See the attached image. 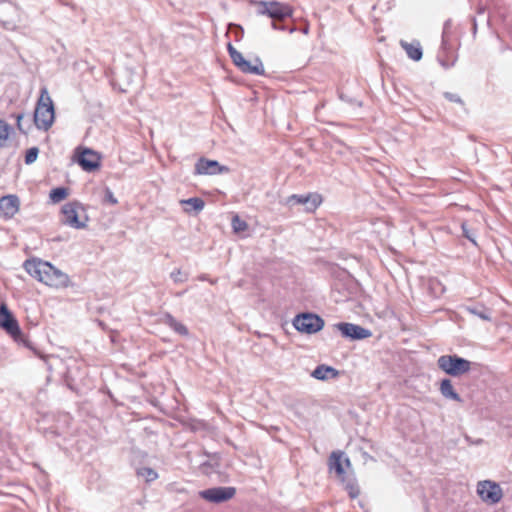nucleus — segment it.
<instances>
[{"label":"nucleus","mask_w":512,"mask_h":512,"mask_svg":"<svg viewBox=\"0 0 512 512\" xmlns=\"http://www.w3.org/2000/svg\"><path fill=\"white\" fill-rule=\"evenodd\" d=\"M136 474L138 477L143 478L147 483L153 482L158 478V473L149 467L138 468L136 470Z\"/></svg>","instance_id":"4be33fe9"},{"label":"nucleus","mask_w":512,"mask_h":512,"mask_svg":"<svg viewBox=\"0 0 512 512\" xmlns=\"http://www.w3.org/2000/svg\"><path fill=\"white\" fill-rule=\"evenodd\" d=\"M39 149L37 147H31L26 151L25 164L30 165L34 163L38 157Z\"/></svg>","instance_id":"bb28decb"},{"label":"nucleus","mask_w":512,"mask_h":512,"mask_svg":"<svg viewBox=\"0 0 512 512\" xmlns=\"http://www.w3.org/2000/svg\"><path fill=\"white\" fill-rule=\"evenodd\" d=\"M329 470L335 472L336 476L341 482H345L347 470L351 468V463L348 457L342 451H333L329 457Z\"/></svg>","instance_id":"1a4fd4ad"},{"label":"nucleus","mask_w":512,"mask_h":512,"mask_svg":"<svg viewBox=\"0 0 512 512\" xmlns=\"http://www.w3.org/2000/svg\"><path fill=\"white\" fill-rule=\"evenodd\" d=\"M438 367L450 376H461L471 369V362L457 355H442L437 360Z\"/></svg>","instance_id":"20e7f679"},{"label":"nucleus","mask_w":512,"mask_h":512,"mask_svg":"<svg viewBox=\"0 0 512 512\" xmlns=\"http://www.w3.org/2000/svg\"><path fill=\"white\" fill-rule=\"evenodd\" d=\"M231 225L235 233L243 232L248 228L246 221L242 220L238 215L233 216Z\"/></svg>","instance_id":"a878e982"},{"label":"nucleus","mask_w":512,"mask_h":512,"mask_svg":"<svg viewBox=\"0 0 512 512\" xmlns=\"http://www.w3.org/2000/svg\"><path fill=\"white\" fill-rule=\"evenodd\" d=\"M78 164L84 171L93 172L100 167L101 157L97 152L86 148L78 157Z\"/></svg>","instance_id":"4468645a"},{"label":"nucleus","mask_w":512,"mask_h":512,"mask_svg":"<svg viewBox=\"0 0 512 512\" xmlns=\"http://www.w3.org/2000/svg\"><path fill=\"white\" fill-rule=\"evenodd\" d=\"M105 201L112 205L117 203V199L114 197L112 191L109 188L105 190Z\"/></svg>","instance_id":"7c9ffc66"},{"label":"nucleus","mask_w":512,"mask_h":512,"mask_svg":"<svg viewBox=\"0 0 512 512\" xmlns=\"http://www.w3.org/2000/svg\"><path fill=\"white\" fill-rule=\"evenodd\" d=\"M259 15L267 16L274 21H282L293 15V8L279 1H259L257 2Z\"/></svg>","instance_id":"7ed1b4c3"},{"label":"nucleus","mask_w":512,"mask_h":512,"mask_svg":"<svg viewBox=\"0 0 512 512\" xmlns=\"http://www.w3.org/2000/svg\"><path fill=\"white\" fill-rule=\"evenodd\" d=\"M20 209V200L17 195L9 194L0 198V218L12 219Z\"/></svg>","instance_id":"9b49d317"},{"label":"nucleus","mask_w":512,"mask_h":512,"mask_svg":"<svg viewBox=\"0 0 512 512\" xmlns=\"http://www.w3.org/2000/svg\"><path fill=\"white\" fill-rule=\"evenodd\" d=\"M55 119V110L53 101L46 88L41 89L40 98L36 104L34 112V124L43 131H47Z\"/></svg>","instance_id":"f03ea898"},{"label":"nucleus","mask_w":512,"mask_h":512,"mask_svg":"<svg viewBox=\"0 0 512 512\" xmlns=\"http://www.w3.org/2000/svg\"><path fill=\"white\" fill-rule=\"evenodd\" d=\"M345 485L346 490L348 491L351 498H357L360 494L358 485L354 478H350L347 476L345 478V482H342Z\"/></svg>","instance_id":"5701e85b"},{"label":"nucleus","mask_w":512,"mask_h":512,"mask_svg":"<svg viewBox=\"0 0 512 512\" xmlns=\"http://www.w3.org/2000/svg\"><path fill=\"white\" fill-rule=\"evenodd\" d=\"M226 170L221 167L218 161L201 158L195 164V174L198 175H216Z\"/></svg>","instance_id":"dca6fc26"},{"label":"nucleus","mask_w":512,"mask_h":512,"mask_svg":"<svg viewBox=\"0 0 512 512\" xmlns=\"http://www.w3.org/2000/svg\"><path fill=\"white\" fill-rule=\"evenodd\" d=\"M68 195L67 188L64 187H57L50 191L49 197L52 202L58 203L62 200H64Z\"/></svg>","instance_id":"b1692460"},{"label":"nucleus","mask_w":512,"mask_h":512,"mask_svg":"<svg viewBox=\"0 0 512 512\" xmlns=\"http://www.w3.org/2000/svg\"><path fill=\"white\" fill-rule=\"evenodd\" d=\"M25 271L38 281L55 288H65L69 285V276L47 261L28 259L24 262Z\"/></svg>","instance_id":"f257e3e1"},{"label":"nucleus","mask_w":512,"mask_h":512,"mask_svg":"<svg viewBox=\"0 0 512 512\" xmlns=\"http://www.w3.org/2000/svg\"><path fill=\"white\" fill-rule=\"evenodd\" d=\"M78 205L76 203H67L62 207L61 222L75 229H83L86 227L85 221H80L77 212Z\"/></svg>","instance_id":"f8f14e48"},{"label":"nucleus","mask_w":512,"mask_h":512,"mask_svg":"<svg viewBox=\"0 0 512 512\" xmlns=\"http://www.w3.org/2000/svg\"><path fill=\"white\" fill-rule=\"evenodd\" d=\"M170 276L175 283H181L187 280V275L183 273L180 269H176L173 272H171Z\"/></svg>","instance_id":"cd10ccee"},{"label":"nucleus","mask_w":512,"mask_h":512,"mask_svg":"<svg viewBox=\"0 0 512 512\" xmlns=\"http://www.w3.org/2000/svg\"><path fill=\"white\" fill-rule=\"evenodd\" d=\"M288 202L304 205L307 212H314L322 203V197L318 193H309L307 195H292L289 197Z\"/></svg>","instance_id":"2eb2a0df"},{"label":"nucleus","mask_w":512,"mask_h":512,"mask_svg":"<svg viewBox=\"0 0 512 512\" xmlns=\"http://www.w3.org/2000/svg\"><path fill=\"white\" fill-rule=\"evenodd\" d=\"M440 392L446 399L461 402L460 395L455 391L450 379H443L440 383Z\"/></svg>","instance_id":"a211bd4d"},{"label":"nucleus","mask_w":512,"mask_h":512,"mask_svg":"<svg viewBox=\"0 0 512 512\" xmlns=\"http://www.w3.org/2000/svg\"><path fill=\"white\" fill-rule=\"evenodd\" d=\"M338 375V370L327 365H319L311 373L313 378L322 381L328 380L330 378H336Z\"/></svg>","instance_id":"f3484780"},{"label":"nucleus","mask_w":512,"mask_h":512,"mask_svg":"<svg viewBox=\"0 0 512 512\" xmlns=\"http://www.w3.org/2000/svg\"><path fill=\"white\" fill-rule=\"evenodd\" d=\"M11 130V126L4 120L0 119V148L5 146Z\"/></svg>","instance_id":"393cba45"},{"label":"nucleus","mask_w":512,"mask_h":512,"mask_svg":"<svg viewBox=\"0 0 512 512\" xmlns=\"http://www.w3.org/2000/svg\"><path fill=\"white\" fill-rule=\"evenodd\" d=\"M336 328L344 337L353 340L366 339L371 336V332L368 329L353 323H338Z\"/></svg>","instance_id":"ddd939ff"},{"label":"nucleus","mask_w":512,"mask_h":512,"mask_svg":"<svg viewBox=\"0 0 512 512\" xmlns=\"http://www.w3.org/2000/svg\"><path fill=\"white\" fill-rule=\"evenodd\" d=\"M0 327L16 341L22 336L18 321L4 303L0 305Z\"/></svg>","instance_id":"6e6552de"},{"label":"nucleus","mask_w":512,"mask_h":512,"mask_svg":"<svg viewBox=\"0 0 512 512\" xmlns=\"http://www.w3.org/2000/svg\"><path fill=\"white\" fill-rule=\"evenodd\" d=\"M23 119H24V114H18L16 116V120H17V128L19 129L20 132L26 134L27 133V130L30 128V126L28 125L27 128L24 127L23 125Z\"/></svg>","instance_id":"c756f323"},{"label":"nucleus","mask_w":512,"mask_h":512,"mask_svg":"<svg viewBox=\"0 0 512 512\" xmlns=\"http://www.w3.org/2000/svg\"><path fill=\"white\" fill-rule=\"evenodd\" d=\"M401 47L406 51L408 57L414 61H419L422 58V48L419 42L408 43L405 41L400 42Z\"/></svg>","instance_id":"6ab92c4d"},{"label":"nucleus","mask_w":512,"mask_h":512,"mask_svg":"<svg viewBox=\"0 0 512 512\" xmlns=\"http://www.w3.org/2000/svg\"><path fill=\"white\" fill-rule=\"evenodd\" d=\"M163 323L182 336L188 335L187 327L183 323L175 319L171 314L164 315Z\"/></svg>","instance_id":"aec40b11"},{"label":"nucleus","mask_w":512,"mask_h":512,"mask_svg":"<svg viewBox=\"0 0 512 512\" xmlns=\"http://www.w3.org/2000/svg\"><path fill=\"white\" fill-rule=\"evenodd\" d=\"M448 98L451 100V101H454V102H459L460 101V98L456 95H448Z\"/></svg>","instance_id":"473e14b6"},{"label":"nucleus","mask_w":512,"mask_h":512,"mask_svg":"<svg viewBox=\"0 0 512 512\" xmlns=\"http://www.w3.org/2000/svg\"><path fill=\"white\" fill-rule=\"evenodd\" d=\"M180 204L186 206L184 210L187 213H191L192 211L200 212L205 206L204 201L198 197L183 199L180 201Z\"/></svg>","instance_id":"412c9836"},{"label":"nucleus","mask_w":512,"mask_h":512,"mask_svg":"<svg viewBox=\"0 0 512 512\" xmlns=\"http://www.w3.org/2000/svg\"><path fill=\"white\" fill-rule=\"evenodd\" d=\"M476 493L488 505L498 504L504 495L501 486L492 480L479 481L476 486Z\"/></svg>","instance_id":"39448f33"},{"label":"nucleus","mask_w":512,"mask_h":512,"mask_svg":"<svg viewBox=\"0 0 512 512\" xmlns=\"http://www.w3.org/2000/svg\"><path fill=\"white\" fill-rule=\"evenodd\" d=\"M229 55L233 63L243 72L254 75H263L265 72L263 63L259 58H256L254 62L247 61L242 53L237 51L231 44L228 45Z\"/></svg>","instance_id":"423d86ee"},{"label":"nucleus","mask_w":512,"mask_h":512,"mask_svg":"<svg viewBox=\"0 0 512 512\" xmlns=\"http://www.w3.org/2000/svg\"><path fill=\"white\" fill-rule=\"evenodd\" d=\"M272 28L273 29H278V26L275 23H272Z\"/></svg>","instance_id":"72a5a7b5"},{"label":"nucleus","mask_w":512,"mask_h":512,"mask_svg":"<svg viewBox=\"0 0 512 512\" xmlns=\"http://www.w3.org/2000/svg\"><path fill=\"white\" fill-rule=\"evenodd\" d=\"M462 231L464 236L469 239L473 244L476 245L475 236L471 233V231L468 229V226L466 223H462L461 225Z\"/></svg>","instance_id":"c85d7f7f"},{"label":"nucleus","mask_w":512,"mask_h":512,"mask_svg":"<svg viewBox=\"0 0 512 512\" xmlns=\"http://www.w3.org/2000/svg\"><path fill=\"white\" fill-rule=\"evenodd\" d=\"M236 494L234 487H213L199 492V496L211 503H222L232 499Z\"/></svg>","instance_id":"9d476101"},{"label":"nucleus","mask_w":512,"mask_h":512,"mask_svg":"<svg viewBox=\"0 0 512 512\" xmlns=\"http://www.w3.org/2000/svg\"><path fill=\"white\" fill-rule=\"evenodd\" d=\"M292 323L297 331L306 334L317 333L324 326L323 319L313 313L299 314L293 319Z\"/></svg>","instance_id":"0eeeda50"},{"label":"nucleus","mask_w":512,"mask_h":512,"mask_svg":"<svg viewBox=\"0 0 512 512\" xmlns=\"http://www.w3.org/2000/svg\"><path fill=\"white\" fill-rule=\"evenodd\" d=\"M475 315H477L479 318L483 319V320H487L489 321L490 320V317L489 315L487 314H484V313H478V312H475V311H472Z\"/></svg>","instance_id":"2f4dec72"}]
</instances>
